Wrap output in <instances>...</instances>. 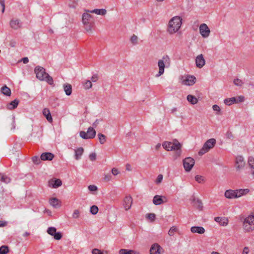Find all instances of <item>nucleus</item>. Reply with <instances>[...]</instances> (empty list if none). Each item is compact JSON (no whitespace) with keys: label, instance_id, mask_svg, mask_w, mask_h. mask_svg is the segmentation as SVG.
I'll return each instance as SVG.
<instances>
[{"label":"nucleus","instance_id":"603ef678","mask_svg":"<svg viewBox=\"0 0 254 254\" xmlns=\"http://www.w3.org/2000/svg\"><path fill=\"white\" fill-rule=\"evenodd\" d=\"M234 83L235 85H237V86H241L242 85V81L241 80L238 79V78H237V79H235L234 80Z\"/></svg>","mask_w":254,"mask_h":254},{"label":"nucleus","instance_id":"e433bc0d","mask_svg":"<svg viewBox=\"0 0 254 254\" xmlns=\"http://www.w3.org/2000/svg\"><path fill=\"white\" fill-rule=\"evenodd\" d=\"M9 252L8 247L6 246H2L0 247V254H6Z\"/></svg>","mask_w":254,"mask_h":254},{"label":"nucleus","instance_id":"8fccbe9b","mask_svg":"<svg viewBox=\"0 0 254 254\" xmlns=\"http://www.w3.org/2000/svg\"><path fill=\"white\" fill-rule=\"evenodd\" d=\"M147 218L151 221H154L155 219V215L154 213H149L147 214Z\"/></svg>","mask_w":254,"mask_h":254},{"label":"nucleus","instance_id":"09e8293b","mask_svg":"<svg viewBox=\"0 0 254 254\" xmlns=\"http://www.w3.org/2000/svg\"><path fill=\"white\" fill-rule=\"evenodd\" d=\"M195 180L198 183H201L203 182V181L204 180V179H203V177L202 176L196 175L195 177Z\"/></svg>","mask_w":254,"mask_h":254},{"label":"nucleus","instance_id":"c85d7f7f","mask_svg":"<svg viewBox=\"0 0 254 254\" xmlns=\"http://www.w3.org/2000/svg\"><path fill=\"white\" fill-rule=\"evenodd\" d=\"M187 98L188 101L192 105L196 104L198 102L197 99L192 95H188Z\"/></svg>","mask_w":254,"mask_h":254},{"label":"nucleus","instance_id":"5fc2aeb1","mask_svg":"<svg viewBox=\"0 0 254 254\" xmlns=\"http://www.w3.org/2000/svg\"><path fill=\"white\" fill-rule=\"evenodd\" d=\"M79 211L77 209L75 210L72 214V217L74 218H77L79 216Z\"/></svg>","mask_w":254,"mask_h":254},{"label":"nucleus","instance_id":"49530a36","mask_svg":"<svg viewBox=\"0 0 254 254\" xmlns=\"http://www.w3.org/2000/svg\"><path fill=\"white\" fill-rule=\"evenodd\" d=\"M79 135L83 139H89V138L88 137V135H87V132H86L84 131H81L79 132Z\"/></svg>","mask_w":254,"mask_h":254},{"label":"nucleus","instance_id":"6e6d98bb","mask_svg":"<svg viewBox=\"0 0 254 254\" xmlns=\"http://www.w3.org/2000/svg\"><path fill=\"white\" fill-rule=\"evenodd\" d=\"M163 180V175L161 174L159 175L156 180V183H160Z\"/></svg>","mask_w":254,"mask_h":254},{"label":"nucleus","instance_id":"6ab92c4d","mask_svg":"<svg viewBox=\"0 0 254 254\" xmlns=\"http://www.w3.org/2000/svg\"><path fill=\"white\" fill-rule=\"evenodd\" d=\"M190 231L192 233H196L199 234H203L205 232V229L201 226H192L190 228Z\"/></svg>","mask_w":254,"mask_h":254},{"label":"nucleus","instance_id":"ddd939ff","mask_svg":"<svg viewBox=\"0 0 254 254\" xmlns=\"http://www.w3.org/2000/svg\"><path fill=\"white\" fill-rule=\"evenodd\" d=\"M161 247L158 244H153L150 249V254H158L160 253Z\"/></svg>","mask_w":254,"mask_h":254},{"label":"nucleus","instance_id":"e2e57ef3","mask_svg":"<svg viewBox=\"0 0 254 254\" xmlns=\"http://www.w3.org/2000/svg\"><path fill=\"white\" fill-rule=\"evenodd\" d=\"M97 78H98L97 75H94L91 77V80H92V82H96L97 81Z\"/></svg>","mask_w":254,"mask_h":254},{"label":"nucleus","instance_id":"a211bd4d","mask_svg":"<svg viewBox=\"0 0 254 254\" xmlns=\"http://www.w3.org/2000/svg\"><path fill=\"white\" fill-rule=\"evenodd\" d=\"M235 190L236 194H237V198L245 195L250 192V190L248 189H237Z\"/></svg>","mask_w":254,"mask_h":254},{"label":"nucleus","instance_id":"f8f14e48","mask_svg":"<svg viewBox=\"0 0 254 254\" xmlns=\"http://www.w3.org/2000/svg\"><path fill=\"white\" fill-rule=\"evenodd\" d=\"M10 26L13 29L16 30L21 27L20 21L17 19H12L9 23Z\"/></svg>","mask_w":254,"mask_h":254},{"label":"nucleus","instance_id":"423d86ee","mask_svg":"<svg viewBox=\"0 0 254 254\" xmlns=\"http://www.w3.org/2000/svg\"><path fill=\"white\" fill-rule=\"evenodd\" d=\"M194 160L191 157L186 158L183 160V165L186 172H189L191 170L194 165Z\"/></svg>","mask_w":254,"mask_h":254},{"label":"nucleus","instance_id":"f3484780","mask_svg":"<svg viewBox=\"0 0 254 254\" xmlns=\"http://www.w3.org/2000/svg\"><path fill=\"white\" fill-rule=\"evenodd\" d=\"M86 12L83 13L82 15V22L83 24L90 23V19L92 17L89 12H87L86 10Z\"/></svg>","mask_w":254,"mask_h":254},{"label":"nucleus","instance_id":"473e14b6","mask_svg":"<svg viewBox=\"0 0 254 254\" xmlns=\"http://www.w3.org/2000/svg\"><path fill=\"white\" fill-rule=\"evenodd\" d=\"M224 103L228 106H230L236 102V99L235 97L227 98L224 100Z\"/></svg>","mask_w":254,"mask_h":254},{"label":"nucleus","instance_id":"9d476101","mask_svg":"<svg viewBox=\"0 0 254 254\" xmlns=\"http://www.w3.org/2000/svg\"><path fill=\"white\" fill-rule=\"evenodd\" d=\"M196 78L193 75H188L186 79L183 81L184 85L190 86L195 83Z\"/></svg>","mask_w":254,"mask_h":254},{"label":"nucleus","instance_id":"de8ad7c7","mask_svg":"<svg viewBox=\"0 0 254 254\" xmlns=\"http://www.w3.org/2000/svg\"><path fill=\"white\" fill-rule=\"evenodd\" d=\"M84 27H85V30L87 31H90L91 29H92V24L91 23V22L90 23H88V24H83Z\"/></svg>","mask_w":254,"mask_h":254},{"label":"nucleus","instance_id":"f03ea898","mask_svg":"<svg viewBox=\"0 0 254 254\" xmlns=\"http://www.w3.org/2000/svg\"><path fill=\"white\" fill-rule=\"evenodd\" d=\"M182 24V19L180 16L172 18L168 24V31L171 34L176 33L180 28Z\"/></svg>","mask_w":254,"mask_h":254},{"label":"nucleus","instance_id":"774afa93","mask_svg":"<svg viewBox=\"0 0 254 254\" xmlns=\"http://www.w3.org/2000/svg\"><path fill=\"white\" fill-rule=\"evenodd\" d=\"M249 251V249L248 247H245L243 250V252L242 254H248Z\"/></svg>","mask_w":254,"mask_h":254},{"label":"nucleus","instance_id":"aec40b11","mask_svg":"<svg viewBox=\"0 0 254 254\" xmlns=\"http://www.w3.org/2000/svg\"><path fill=\"white\" fill-rule=\"evenodd\" d=\"M214 220L222 226H226L228 223V219L225 217H215Z\"/></svg>","mask_w":254,"mask_h":254},{"label":"nucleus","instance_id":"f257e3e1","mask_svg":"<svg viewBox=\"0 0 254 254\" xmlns=\"http://www.w3.org/2000/svg\"><path fill=\"white\" fill-rule=\"evenodd\" d=\"M34 72L36 77L41 81H46L49 84L52 85L54 84L53 78L46 72L45 69L40 66L35 67Z\"/></svg>","mask_w":254,"mask_h":254},{"label":"nucleus","instance_id":"393cba45","mask_svg":"<svg viewBox=\"0 0 254 254\" xmlns=\"http://www.w3.org/2000/svg\"><path fill=\"white\" fill-rule=\"evenodd\" d=\"M19 103V100L17 99L10 102L7 105V108L9 110H13L16 108Z\"/></svg>","mask_w":254,"mask_h":254},{"label":"nucleus","instance_id":"39448f33","mask_svg":"<svg viewBox=\"0 0 254 254\" xmlns=\"http://www.w3.org/2000/svg\"><path fill=\"white\" fill-rule=\"evenodd\" d=\"M216 140L214 138H210L207 140L203 144L202 148L199 151V155H202L208 152V151L212 148L216 144Z\"/></svg>","mask_w":254,"mask_h":254},{"label":"nucleus","instance_id":"58836bf2","mask_svg":"<svg viewBox=\"0 0 254 254\" xmlns=\"http://www.w3.org/2000/svg\"><path fill=\"white\" fill-rule=\"evenodd\" d=\"M57 229L55 227H51L48 228L47 233L51 236H53L54 234L57 232Z\"/></svg>","mask_w":254,"mask_h":254},{"label":"nucleus","instance_id":"680f3d73","mask_svg":"<svg viewBox=\"0 0 254 254\" xmlns=\"http://www.w3.org/2000/svg\"><path fill=\"white\" fill-rule=\"evenodd\" d=\"M112 173L114 176H116L119 173V171L117 169L114 168L112 169Z\"/></svg>","mask_w":254,"mask_h":254},{"label":"nucleus","instance_id":"b1692460","mask_svg":"<svg viewBox=\"0 0 254 254\" xmlns=\"http://www.w3.org/2000/svg\"><path fill=\"white\" fill-rule=\"evenodd\" d=\"M87 134L89 139L93 138L96 135V131L93 127H90L88 128Z\"/></svg>","mask_w":254,"mask_h":254},{"label":"nucleus","instance_id":"4468645a","mask_svg":"<svg viewBox=\"0 0 254 254\" xmlns=\"http://www.w3.org/2000/svg\"><path fill=\"white\" fill-rule=\"evenodd\" d=\"M225 196L229 199L237 198V194L236 190H228L225 192Z\"/></svg>","mask_w":254,"mask_h":254},{"label":"nucleus","instance_id":"72a5a7b5","mask_svg":"<svg viewBox=\"0 0 254 254\" xmlns=\"http://www.w3.org/2000/svg\"><path fill=\"white\" fill-rule=\"evenodd\" d=\"M191 202L194 203V204H197V207L199 208H201L202 207V203L200 200L198 198H195V197H193L191 199Z\"/></svg>","mask_w":254,"mask_h":254},{"label":"nucleus","instance_id":"052dcab7","mask_svg":"<svg viewBox=\"0 0 254 254\" xmlns=\"http://www.w3.org/2000/svg\"><path fill=\"white\" fill-rule=\"evenodd\" d=\"M5 0H0V4L2 6V12H4V9H5V3H4Z\"/></svg>","mask_w":254,"mask_h":254},{"label":"nucleus","instance_id":"5701e85b","mask_svg":"<svg viewBox=\"0 0 254 254\" xmlns=\"http://www.w3.org/2000/svg\"><path fill=\"white\" fill-rule=\"evenodd\" d=\"M75 151V159L77 160L80 159L83 152L84 149L82 147H79L76 149L74 150Z\"/></svg>","mask_w":254,"mask_h":254},{"label":"nucleus","instance_id":"412c9836","mask_svg":"<svg viewBox=\"0 0 254 254\" xmlns=\"http://www.w3.org/2000/svg\"><path fill=\"white\" fill-rule=\"evenodd\" d=\"M64 91L67 96H70L72 93V86L68 83L64 84L63 85Z\"/></svg>","mask_w":254,"mask_h":254},{"label":"nucleus","instance_id":"dca6fc26","mask_svg":"<svg viewBox=\"0 0 254 254\" xmlns=\"http://www.w3.org/2000/svg\"><path fill=\"white\" fill-rule=\"evenodd\" d=\"M54 157V155L53 153L50 152H45L41 155L40 158L41 160L44 161H51L53 159Z\"/></svg>","mask_w":254,"mask_h":254},{"label":"nucleus","instance_id":"79ce46f5","mask_svg":"<svg viewBox=\"0 0 254 254\" xmlns=\"http://www.w3.org/2000/svg\"><path fill=\"white\" fill-rule=\"evenodd\" d=\"M248 163L250 167L254 169V158L253 157H249L248 159Z\"/></svg>","mask_w":254,"mask_h":254},{"label":"nucleus","instance_id":"37998d69","mask_svg":"<svg viewBox=\"0 0 254 254\" xmlns=\"http://www.w3.org/2000/svg\"><path fill=\"white\" fill-rule=\"evenodd\" d=\"M236 164H245L244 158L242 156H238L236 157Z\"/></svg>","mask_w":254,"mask_h":254},{"label":"nucleus","instance_id":"4c0bfd02","mask_svg":"<svg viewBox=\"0 0 254 254\" xmlns=\"http://www.w3.org/2000/svg\"><path fill=\"white\" fill-rule=\"evenodd\" d=\"M98 207L96 205H94L91 206L90 212L93 215H95L98 213Z\"/></svg>","mask_w":254,"mask_h":254},{"label":"nucleus","instance_id":"6e6552de","mask_svg":"<svg viewBox=\"0 0 254 254\" xmlns=\"http://www.w3.org/2000/svg\"><path fill=\"white\" fill-rule=\"evenodd\" d=\"M153 203L156 205H160L167 202V198L164 196L155 195L153 198Z\"/></svg>","mask_w":254,"mask_h":254},{"label":"nucleus","instance_id":"a19ab883","mask_svg":"<svg viewBox=\"0 0 254 254\" xmlns=\"http://www.w3.org/2000/svg\"><path fill=\"white\" fill-rule=\"evenodd\" d=\"M62 234L60 232H56L53 236L54 239L56 240H61L62 238Z\"/></svg>","mask_w":254,"mask_h":254},{"label":"nucleus","instance_id":"13d9d810","mask_svg":"<svg viewBox=\"0 0 254 254\" xmlns=\"http://www.w3.org/2000/svg\"><path fill=\"white\" fill-rule=\"evenodd\" d=\"M92 254H104L100 250L97 249H94L92 251Z\"/></svg>","mask_w":254,"mask_h":254},{"label":"nucleus","instance_id":"69168bd1","mask_svg":"<svg viewBox=\"0 0 254 254\" xmlns=\"http://www.w3.org/2000/svg\"><path fill=\"white\" fill-rule=\"evenodd\" d=\"M22 61L24 64H27L29 62L28 58L27 57H24L22 59Z\"/></svg>","mask_w":254,"mask_h":254},{"label":"nucleus","instance_id":"0e129e2a","mask_svg":"<svg viewBox=\"0 0 254 254\" xmlns=\"http://www.w3.org/2000/svg\"><path fill=\"white\" fill-rule=\"evenodd\" d=\"M237 164L236 168L237 170L241 169L244 166V165H245V164Z\"/></svg>","mask_w":254,"mask_h":254},{"label":"nucleus","instance_id":"0eeeda50","mask_svg":"<svg viewBox=\"0 0 254 254\" xmlns=\"http://www.w3.org/2000/svg\"><path fill=\"white\" fill-rule=\"evenodd\" d=\"M199 32L203 38H207L209 36L210 31L207 25L203 23L199 26Z\"/></svg>","mask_w":254,"mask_h":254},{"label":"nucleus","instance_id":"2eb2a0df","mask_svg":"<svg viewBox=\"0 0 254 254\" xmlns=\"http://www.w3.org/2000/svg\"><path fill=\"white\" fill-rule=\"evenodd\" d=\"M87 12L90 13H95L97 15H105L107 13V10L106 9L104 8H101V9H98L96 8L93 10H87Z\"/></svg>","mask_w":254,"mask_h":254},{"label":"nucleus","instance_id":"bf43d9fd","mask_svg":"<svg viewBox=\"0 0 254 254\" xmlns=\"http://www.w3.org/2000/svg\"><path fill=\"white\" fill-rule=\"evenodd\" d=\"M89 158H90V160H91L92 161L95 160L96 158V154L95 153H91L89 155Z\"/></svg>","mask_w":254,"mask_h":254},{"label":"nucleus","instance_id":"a18cd8bd","mask_svg":"<svg viewBox=\"0 0 254 254\" xmlns=\"http://www.w3.org/2000/svg\"><path fill=\"white\" fill-rule=\"evenodd\" d=\"M92 83L90 80H87L86 82L84 83V87L86 89H88L92 87Z\"/></svg>","mask_w":254,"mask_h":254},{"label":"nucleus","instance_id":"1a4fd4ad","mask_svg":"<svg viewBox=\"0 0 254 254\" xmlns=\"http://www.w3.org/2000/svg\"><path fill=\"white\" fill-rule=\"evenodd\" d=\"M205 64V61L202 54L197 56L195 59L196 66L200 68L202 67Z\"/></svg>","mask_w":254,"mask_h":254},{"label":"nucleus","instance_id":"2f4dec72","mask_svg":"<svg viewBox=\"0 0 254 254\" xmlns=\"http://www.w3.org/2000/svg\"><path fill=\"white\" fill-rule=\"evenodd\" d=\"M50 204L54 208H59L60 205L59 203V200L56 198H52L50 200Z\"/></svg>","mask_w":254,"mask_h":254},{"label":"nucleus","instance_id":"ea45409f","mask_svg":"<svg viewBox=\"0 0 254 254\" xmlns=\"http://www.w3.org/2000/svg\"><path fill=\"white\" fill-rule=\"evenodd\" d=\"M177 231V228L175 226H172L170 228L168 231V235L170 236H173L174 235L175 232Z\"/></svg>","mask_w":254,"mask_h":254},{"label":"nucleus","instance_id":"cd10ccee","mask_svg":"<svg viewBox=\"0 0 254 254\" xmlns=\"http://www.w3.org/2000/svg\"><path fill=\"white\" fill-rule=\"evenodd\" d=\"M0 180L5 184L9 183L11 182V179L4 174L0 173Z\"/></svg>","mask_w":254,"mask_h":254},{"label":"nucleus","instance_id":"864d4df0","mask_svg":"<svg viewBox=\"0 0 254 254\" xmlns=\"http://www.w3.org/2000/svg\"><path fill=\"white\" fill-rule=\"evenodd\" d=\"M212 109L214 111H216L217 112V113H216V114H219V113L221 111V109L219 107V106H218L217 105H214L213 106H212Z\"/></svg>","mask_w":254,"mask_h":254},{"label":"nucleus","instance_id":"a878e982","mask_svg":"<svg viewBox=\"0 0 254 254\" xmlns=\"http://www.w3.org/2000/svg\"><path fill=\"white\" fill-rule=\"evenodd\" d=\"M43 114L46 117V119L48 122H52V117L49 109L45 108L43 110Z\"/></svg>","mask_w":254,"mask_h":254},{"label":"nucleus","instance_id":"4be33fe9","mask_svg":"<svg viewBox=\"0 0 254 254\" xmlns=\"http://www.w3.org/2000/svg\"><path fill=\"white\" fill-rule=\"evenodd\" d=\"M119 254H140V252L132 250L121 249Z\"/></svg>","mask_w":254,"mask_h":254},{"label":"nucleus","instance_id":"4d7b16f0","mask_svg":"<svg viewBox=\"0 0 254 254\" xmlns=\"http://www.w3.org/2000/svg\"><path fill=\"white\" fill-rule=\"evenodd\" d=\"M97 189V187L95 185H90L88 186V190L90 191H96Z\"/></svg>","mask_w":254,"mask_h":254},{"label":"nucleus","instance_id":"3c124183","mask_svg":"<svg viewBox=\"0 0 254 254\" xmlns=\"http://www.w3.org/2000/svg\"><path fill=\"white\" fill-rule=\"evenodd\" d=\"M40 160L41 158L40 159L38 156H34L33 158H32V161L33 162V163L35 164H38L40 163Z\"/></svg>","mask_w":254,"mask_h":254},{"label":"nucleus","instance_id":"c9c22d12","mask_svg":"<svg viewBox=\"0 0 254 254\" xmlns=\"http://www.w3.org/2000/svg\"><path fill=\"white\" fill-rule=\"evenodd\" d=\"M98 138H99L100 143L101 144H104L106 140V136L101 133H98Z\"/></svg>","mask_w":254,"mask_h":254},{"label":"nucleus","instance_id":"20e7f679","mask_svg":"<svg viewBox=\"0 0 254 254\" xmlns=\"http://www.w3.org/2000/svg\"><path fill=\"white\" fill-rule=\"evenodd\" d=\"M243 227L246 232H250L254 230V215H249L244 219L243 222Z\"/></svg>","mask_w":254,"mask_h":254},{"label":"nucleus","instance_id":"9b49d317","mask_svg":"<svg viewBox=\"0 0 254 254\" xmlns=\"http://www.w3.org/2000/svg\"><path fill=\"white\" fill-rule=\"evenodd\" d=\"M132 202V199L130 196H126L123 201V206L126 210L131 208Z\"/></svg>","mask_w":254,"mask_h":254},{"label":"nucleus","instance_id":"7ed1b4c3","mask_svg":"<svg viewBox=\"0 0 254 254\" xmlns=\"http://www.w3.org/2000/svg\"><path fill=\"white\" fill-rule=\"evenodd\" d=\"M170 64L171 60L168 55L164 56L161 59L159 60L158 61L159 71L156 75V77H158L162 75L164 72L165 67H169L170 66Z\"/></svg>","mask_w":254,"mask_h":254},{"label":"nucleus","instance_id":"7c9ffc66","mask_svg":"<svg viewBox=\"0 0 254 254\" xmlns=\"http://www.w3.org/2000/svg\"><path fill=\"white\" fill-rule=\"evenodd\" d=\"M1 91L3 94L6 96H9L11 94V90L6 85H4L1 88Z\"/></svg>","mask_w":254,"mask_h":254},{"label":"nucleus","instance_id":"bb28decb","mask_svg":"<svg viewBox=\"0 0 254 254\" xmlns=\"http://www.w3.org/2000/svg\"><path fill=\"white\" fill-rule=\"evenodd\" d=\"M62 185V181L60 179H56L50 183V186H52L53 188H57L60 187Z\"/></svg>","mask_w":254,"mask_h":254},{"label":"nucleus","instance_id":"338daca9","mask_svg":"<svg viewBox=\"0 0 254 254\" xmlns=\"http://www.w3.org/2000/svg\"><path fill=\"white\" fill-rule=\"evenodd\" d=\"M9 45L11 47H14L16 45V42L14 41H11Z\"/></svg>","mask_w":254,"mask_h":254},{"label":"nucleus","instance_id":"c03bdc74","mask_svg":"<svg viewBox=\"0 0 254 254\" xmlns=\"http://www.w3.org/2000/svg\"><path fill=\"white\" fill-rule=\"evenodd\" d=\"M138 37L135 35H133L130 38V41L133 45H136L137 44Z\"/></svg>","mask_w":254,"mask_h":254},{"label":"nucleus","instance_id":"f704fd0d","mask_svg":"<svg viewBox=\"0 0 254 254\" xmlns=\"http://www.w3.org/2000/svg\"><path fill=\"white\" fill-rule=\"evenodd\" d=\"M163 148L167 151H172V142H165L163 143Z\"/></svg>","mask_w":254,"mask_h":254},{"label":"nucleus","instance_id":"c756f323","mask_svg":"<svg viewBox=\"0 0 254 254\" xmlns=\"http://www.w3.org/2000/svg\"><path fill=\"white\" fill-rule=\"evenodd\" d=\"M172 150H177L179 151V153H180V148L181 147V144L177 140H175L174 142H172Z\"/></svg>","mask_w":254,"mask_h":254}]
</instances>
